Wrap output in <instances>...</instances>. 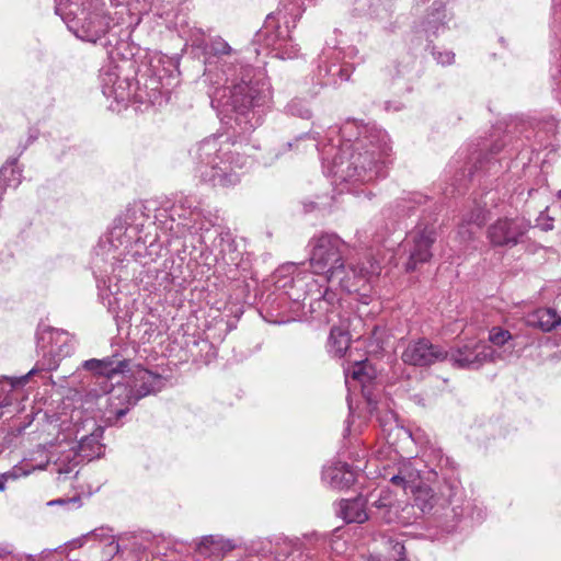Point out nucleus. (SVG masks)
I'll use <instances>...</instances> for the list:
<instances>
[{"mask_svg": "<svg viewBox=\"0 0 561 561\" xmlns=\"http://www.w3.org/2000/svg\"><path fill=\"white\" fill-rule=\"evenodd\" d=\"M228 82L231 85H213L214 90L208 92L210 104L224 118L233 121L240 133H251L261 125L262 108L272 100L270 84L255 79L254 70L249 65L240 66Z\"/></svg>", "mask_w": 561, "mask_h": 561, "instance_id": "3", "label": "nucleus"}, {"mask_svg": "<svg viewBox=\"0 0 561 561\" xmlns=\"http://www.w3.org/2000/svg\"><path fill=\"white\" fill-rule=\"evenodd\" d=\"M489 341L493 346L503 348L502 351H496L502 354V357H496V362L499 359L505 360L513 356L515 351L514 336L506 329L501 327H493L489 331Z\"/></svg>", "mask_w": 561, "mask_h": 561, "instance_id": "23", "label": "nucleus"}, {"mask_svg": "<svg viewBox=\"0 0 561 561\" xmlns=\"http://www.w3.org/2000/svg\"><path fill=\"white\" fill-rule=\"evenodd\" d=\"M36 373V368L31 369L26 375L20 377L16 380L4 377L0 379V408L9 405L11 403L10 394L15 386L25 385L28 381L30 376Z\"/></svg>", "mask_w": 561, "mask_h": 561, "instance_id": "29", "label": "nucleus"}, {"mask_svg": "<svg viewBox=\"0 0 561 561\" xmlns=\"http://www.w3.org/2000/svg\"><path fill=\"white\" fill-rule=\"evenodd\" d=\"M496 357H502V354L485 342L478 341L453 348L447 359L456 368L477 370L486 363H495Z\"/></svg>", "mask_w": 561, "mask_h": 561, "instance_id": "10", "label": "nucleus"}, {"mask_svg": "<svg viewBox=\"0 0 561 561\" xmlns=\"http://www.w3.org/2000/svg\"><path fill=\"white\" fill-rule=\"evenodd\" d=\"M436 240V231L433 226L417 225L410 231L403 242V250L408 253L405 271L413 272L419 265L428 262L433 255L432 245Z\"/></svg>", "mask_w": 561, "mask_h": 561, "instance_id": "9", "label": "nucleus"}, {"mask_svg": "<svg viewBox=\"0 0 561 561\" xmlns=\"http://www.w3.org/2000/svg\"><path fill=\"white\" fill-rule=\"evenodd\" d=\"M473 168H470L469 171H468V176L471 178L473 175Z\"/></svg>", "mask_w": 561, "mask_h": 561, "instance_id": "53", "label": "nucleus"}, {"mask_svg": "<svg viewBox=\"0 0 561 561\" xmlns=\"http://www.w3.org/2000/svg\"><path fill=\"white\" fill-rule=\"evenodd\" d=\"M87 539H88V538H83V536H82V537H80V538H77V539L72 540V541L70 542V545H71L72 547H76V548H77V547H82Z\"/></svg>", "mask_w": 561, "mask_h": 561, "instance_id": "49", "label": "nucleus"}, {"mask_svg": "<svg viewBox=\"0 0 561 561\" xmlns=\"http://www.w3.org/2000/svg\"><path fill=\"white\" fill-rule=\"evenodd\" d=\"M83 367L107 379L122 376V380L113 385L107 393L105 420L108 425H117L140 399L160 391L163 387L161 375L141 366L131 369L130 360L122 359L118 355L88 359Z\"/></svg>", "mask_w": 561, "mask_h": 561, "instance_id": "2", "label": "nucleus"}, {"mask_svg": "<svg viewBox=\"0 0 561 561\" xmlns=\"http://www.w3.org/2000/svg\"><path fill=\"white\" fill-rule=\"evenodd\" d=\"M309 245L311 247L310 266L321 280H325L331 275H337L342 265L347 261L348 245L335 233H321L313 237Z\"/></svg>", "mask_w": 561, "mask_h": 561, "instance_id": "7", "label": "nucleus"}, {"mask_svg": "<svg viewBox=\"0 0 561 561\" xmlns=\"http://www.w3.org/2000/svg\"><path fill=\"white\" fill-rule=\"evenodd\" d=\"M66 503H77L80 506L81 499H80V496H73L70 499H58V500L50 501L48 504L49 505H64Z\"/></svg>", "mask_w": 561, "mask_h": 561, "instance_id": "44", "label": "nucleus"}, {"mask_svg": "<svg viewBox=\"0 0 561 561\" xmlns=\"http://www.w3.org/2000/svg\"><path fill=\"white\" fill-rule=\"evenodd\" d=\"M448 352L439 345L433 344L427 339H419L408 343L401 354L404 364L411 366H430L447 359Z\"/></svg>", "mask_w": 561, "mask_h": 561, "instance_id": "14", "label": "nucleus"}, {"mask_svg": "<svg viewBox=\"0 0 561 561\" xmlns=\"http://www.w3.org/2000/svg\"><path fill=\"white\" fill-rule=\"evenodd\" d=\"M304 139H305V136H301V137H299V138H297V139L295 140V144H297V142H299V141L304 140Z\"/></svg>", "mask_w": 561, "mask_h": 561, "instance_id": "54", "label": "nucleus"}, {"mask_svg": "<svg viewBox=\"0 0 561 561\" xmlns=\"http://www.w3.org/2000/svg\"><path fill=\"white\" fill-rule=\"evenodd\" d=\"M416 474L413 472H410L407 467L400 469L398 474H394L391 477L390 481L394 485L402 486L403 489H407L409 484L414 482Z\"/></svg>", "mask_w": 561, "mask_h": 561, "instance_id": "38", "label": "nucleus"}, {"mask_svg": "<svg viewBox=\"0 0 561 561\" xmlns=\"http://www.w3.org/2000/svg\"><path fill=\"white\" fill-rule=\"evenodd\" d=\"M37 347L43 351V354L54 357V362L48 364L47 369H56L58 360L62 357L69 356L75 348L72 337L64 330L54 328L44 329L37 339Z\"/></svg>", "mask_w": 561, "mask_h": 561, "instance_id": "13", "label": "nucleus"}, {"mask_svg": "<svg viewBox=\"0 0 561 561\" xmlns=\"http://www.w3.org/2000/svg\"><path fill=\"white\" fill-rule=\"evenodd\" d=\"M167 64L171 69L163 68L161 71L154 67V75L157 79L160 81L162 87H170L176 81L178 78V69L171 59H168Z\"/></svg>", "mask_w": 561, "mask_h": 561, "instance_id": "35", "label": "nucleus"}, {"mask_svg": "<svg viewBox=\"0 0 561 561\" xmlns=\"http://www.w3.org/2000/svg\"><path fill=\"white\" fill-rule=\"evenodd\" d=\"M432 54H433L435 60L443 66L451 65L455 61V54L450 50L436 51L433 48Z\"/></svg>", "mask_w": 561, "mask_h": 561, "instance_id": "42", "label": "nucleus"}, {"mask_svg": "<svg viewBox=\"0 0 561 561\" xmlns=\"http://www.w3.org/2000/svg\"><path fill=\"white\" fill-rule=\"evenodd\" d=\"M111 529L108 528H96L92 531L87 533L83 535V538H94L98 540H110L106 545V554L113 557L119 552V545L117 541L114 540L113 535L110 534Z\"/></svg>", "mask_w": 561, "mask_h": 561, "instance_id": "32", "label": "nucleus"}, {"mask_svg": "<svg viewBox=\"0 0 561 561\" xmlns=\"http://www.w3.org/2000/svg\"><path fill=\"white\" fill-rule=\"evenodd\" d=\"M284 543H285L286 547H285L284 550H282V552H278V554H283L285 557H288L294 551V545L291 542H288V543L284 542Z\"/></svg>", "mask_w": 561, "mask_h": 561, "instance_id": "48", "label": "nucleus"}, {"mask_svg": "<svg viewBox=\"0 0 561 561\" xmlns=\"http://www.w3.org/2000/svg\"><path fill=\"white\" fill-rule=\"evenodd\" d=\"M478 230L479 229H477L474 226H471L461 220V224L458 228V236L462 242H468L474 238Z\"/></svg>", "mask_w": 561, "mask_h": 561, "instance_id": "40", "label": "nucleus"}, {"mask_svg": "<svg viewBox=\"0 0 561 561\" xmlns=\"http://www.w3.org/2000/svg\"><path fill=\"white\" fill-rule=\"evenodd\" d=\"M379 266L370 264V267H355L352 264L345 263L341 267L342 273L331 275L324 282L330 284L332 288H340L341 290L352 294L360 290V284L365 283V277L368 274H378Z\"/></svg>", "mask_w": 561, "mask_h": 561, "instance_id": "16", "label": "nucleus"}, {"mask_svg": "<svg viewBox=\"0 0 561 561\" xmlns=\"http://www.w3.org/2000/svg\"><path fill=\"white\" fill-rule=\"evenodd\" d=\"M486 220V210L482 206H476L462 216V221L480 229Z\"/></svg>", "mask_w": 561, "mask_h": 561, "instance_id": "36", "label": "nucleus"}, {"mask_svg": "<svg viewBox=\"0 0 561 561\" xmlns=\"http://www.w3.org/2000/svg\"><path fill=\"white\" fill-rule=\"evenodd\" d=\"M340 298L332 287H325L308 302L309 311L314 319L331 323L337 316Z\"/></svg>", "mask_w": 561, "mask_h": 561, "instance_id": "18", "label": "nucleus"}, {"mask_svg": "<svg viewBox=\"0 0 561 561\" xmlns=\"http://www.w3.org/2000/svg\"><path fill=\"white\" fill-rule=\"evenodd\" d=\"M123 80L121 77L119 67L113 64H108L100 70V82L102 93L107 89L111 90L118 81Z\"/></svg>", "mask_w": 561, "mask_h": 561, "instance_id": "31", "label": "nucleus"}, {"mask_svg": "<svg viewBox=\"0 0 561 561\" xmlns=\"http://www.w3.org/2000/svg\"><path fill=\"white\" fill-rule=\"evenodd\" d=\"M286 146H287L288 149H291L294 144L289 141V142L286 144Z\"/></svg>", "mask_w": 561, "mask_h": 561, "instance_id": "55", "label": "nucleus"}, {"mask_svg": "<svg viewBox=\"0 0 561 561\" xmlns=\"http://www.w3.org/2000/svg\"><path fill=\"white\" fill-rule=\"evenodd\" d=\"M341 515L346 523L362 524L366 522L368 519L366 501L362 496L342 501Z\"/></svg>", "mask_w": 561, "mask_h": 561, "instance_id": "24", "label": "nucleus"}, {"mask_svg": "<svg viewBox=\"0 0 561 561\" xmlns=\"http://www.w3.org/2000/svg\"><path fill=\"white\" fill-rule=\"evenodd\" d=\"M530 228V221L524 217H503L489 226L486 237L493 247L513 248L524 241Z\"/></svg>", "mask_w": 561, "mask_h": 561, "instance_id": "12", "label": "nucleus"}, {"mask_svg": "<svg viewBox=\"0 0 561 561\" xmlns=\"http://www.w3.org/2000/svg\"><path fill=\"white\" fill-rule=\"evenodd\" d=\"M328 75L335 76L337 75L342 81H347L352 73V68L348 65L345 66H336L332 65L331 67L325 69Z\"/></svg>", "mask_w": 561, "mask_h": 561, "instance_id": "41", "label": "nucleus"}, {"mask_svg": "<svg viewBox=\"0 0 561 561\" xmlns=\"http://www.w3.org/2000/svg\"><path fill=\"white\" fill-rule=\"evenodd\" d=\"M240 149L241 144L228 137L205 138L191 150L196 175L213 187L237 185L240 182V171L252 163L251 158Z\"/></svg>", "mask_w": 561, "mask_h": 561, "instance_id": "4", "label": "nucleus"}, {"mask_svg": "<svg viewBox=\"0 0 561 561\" xmlns=\"http://www.w3.org/2000/svg\"><path fill=\"white\" fill-rule=\"evenodd\" d=\"M131 82L129 78L124 77L123 80L118 81L111 90L104 91V96L113 98L117 103L125 102L130 96Z\"/></svg>", "mask_w": 561, "mask_h": 561, "instance_id": "33", "label": "nucleus"}, {"mask_svg": "<svg viewBox=\"0 0 561 561\" xmlns=\"http://www.w3.org/2000/svg\"><path fill=\"white\" fill-rule=\"evenodd\" d=\"M367 561H408L404 558L391 559L390 557H381L379 554H369Z\"/></svg>", "mask_w": 561, "mask_h": 561, "instance_id": "46", "label": "nucleus"}, {"mask_svg": "<svg viewBox=\"0 0 561 561\" xmlns=\"http://www.w3.org/2000/svg\"><path fill=\"white\" fill-rule=\"evenodd\" d=\"M552 229V224H546V226L543 227V230L548 231V230H551Z\"/></svg>", "mask_w": 561, "mask_h": 561, "instance_id": "52", "label": "nucleus"}, {"mask_svg": "<svg viewBox=\"0 0 561 561\" xmlns=\"http://www.w3.org/2000/svg\"><path fill=\"white\" fill-rule=\"evenodd\" d=\"M355 473L346 462H335L323 468L322 480L330 488L343 490L355 482Z\"/></svg>", "mask_w": 561, "mask_h": 561, "instance_id": "20", "label": "nucleus"}, {"mask_svg": "<svg viewBox=\"0 0 561 561\" xmlns=\"http://www.w3.org/2000/svg\"><path fill=\"white\" fill-rule=\"evenodd\" d=\"M373 506L378 510H385L386 514L390 513V508L392 506L391 499L388 494L385 496H380L378 500L373 502Z\"/></svg>", "mask_w": 561, "mask_h": 561, "instance_id": "43", "label": "nucleus"}, {"mask_svg": "<svg viewBox=\"0 0 561 561\" xmlns=\"http://www.w3.org/2000/svg\"><path fill=\"white\" fill-rule=\"evenodd\" d=\"M388 554L386 557H390L391 559H401L405 558V548L401 541L389 538L386 541Z\"/></svg>", "mask_w": 561, "mask_h": 561, "instance_id": "39", "label": "nucleus"}, {"mask_svg": "<svg viewBox=\"0 0 561 561\" xmlns=\"http://www.w3.org/2000/svg\"><path fill=\"white\" fill-rule=\"evenodd\" d=\"M254 41L264 44L265 47L276 51V57L282 59L295 58L298 48L293 44L289 27L279 26L273 13L268 14L263 27L255 34Z\"/></svg>", "mask_w": 561, "mask_h": 561, "instance_id": "11", "label": "nucleus"}, {"mask_svg": "<svg viewBox=\"0 0 561 561\" xmlns=\"http://www.w3.org/2000/svg\"><path fill=\"white\" fill-rule=\"evenodd\" d=\"M446 1L435 0L422 22V27L427 37L437 36L447 24Z\"/></svg>", "mask_w": 561, "mask_h": 561, "instance_id": "21", "label": "nucleus"}, {"mask_svg": "<svg viewBox=\"0 0 561 561\" xmlns=\"http://www.w3.org/2000/svg\"><path fill=\"white\" fill-rule=\"evenodd\" d=\"M558 197L561 199V190L558 193Z\"/></svg>", "mask_w": 561, "mask_h": 561, "instance_id": "57", "label": "nucleus"}, {"mask_svg": "<svg viewBox=\"0 0 561 561\" xmlns=\"http://www.w3.org/2000/svg\"><path fill=\"white\" fill-rule=\"evenodd\" d=\"M12 550L8 543H0V558L11 554Z\"/></svg>", "mask_w": 561, "mask_h": 561, "instance_id": "47", "label": "nucleus"}, {"mask_svg": "<svg viewBox=\"0 0 561 561\" xmlns=\"http://www.w3.org/2000/svg\"><path fill=\"white\" fill-rule=\"evenodd\" d=\"M124 0H55V12L78 38L96 43L110 28L108 8Z\"/></svg>", "mask_w": 561, "mask_h": 561, "instance_id": "6", "label": "nucleus"}, {"mask_svg": "<svg viewBox=\"0 0 561 561\" xmlns=\"http://www.w3.org/2000/svg\"><path fill=\"white\" fill-rule=\"evenodd\" d=\"M71 472V468L69 466H60L58 468V473L60 474H67Z\"/></svg>", "mask_w": 561, "mask_h": 561, "instance_id": "51", "label": "nucleus"}, {"mask_svg": "<svg viewBox=\"0 0 561 561\" xmlns=\"http://www.w3.org/2000/svg\"><path fill=\"white\" fill-rule=\"evenodd\" d=\"M316 147L328 175L353 183L385 176L386 158L391 151L385 130L356 119H347L340 128L331 127L328 141Z\"/></svg>", "mask_w": 561, "mask_h": 561, "instance_id": "1", "label": "nucleus"}, {"mask_svg": "<svg viewBox=\"0 0 561 561\" xmlns=\"http://www.w3.org/2000/svg\"><path fill=\"white\" fill-rule=\"evenodd\" d=\"M18 159L10 160L0 169V191L7 187H18L22 182V170L16 165Z\"/></svg>", "mask_w": 561, "mask_h": 561, "instance_id": "26", "label": "nucleus"}, {"mask_svg": "<svg viewBox=\"0 0 561 561\" xmlns=\"http://www.w3.org/2000/svg\"><path fill=\"white\" fill-rule=\"evenodd\" d=\"M379 266L370 264V267H355L352 264L345 263L341 267L342 273L331 275L324 282L330 284L332 288H340L341 290L352 294L360 290V284L365 283V277L368 274H378Z\"/></svg>", "mask_w": 561, "mask_h": 561, "instance_id": "15", "label": "nucleus"}, {"mask_svg": "<svg viewBox=\"0 0 561 561\" xmlns=\"http://www.w3.org/2000/svg\"><path fill=\"white\" fill-rule=\"evenodd\" d=\"M527 322L529 325L539 328L543 332H549L561 324V317L554 309L540 308L529 314Z\"/></svg>", "mask_w": 561, "mask_h": 561, "instance_id": "25", "label": "nucleus"}, {"mask_svg": "<svg viewBox=\"0 0 561 561\" xmlns=\"http://www.w3.org/2000/svg\"><path fill=\"white\" fill-rule=\"evenodd\" d=\"M99 437L98 434L82 437L78 445V455L88 460L100 457L103 446L100 444Z\"/></svg>", "mask_w": 561, "mask_h": 561, "instance_id": "28", "label": "nucleus"}, {"mask_svg": "<svg viewBox=\"0 0 561 561\" xmlns=\"http://www.w3.org/2000/svg\"><path fill=\"white\" fill-rule=\"evenodd\" d=\"M234 548L233 543L229 539H225L220 535H207L196 542L195 551L205 557H218Z\"/></svg>", "mask_w": 561, "mask_h": 561, "instance_id": "22", "label": "nucleus"}, {"mask_svg": "<svg viewBox=\"0 0 561 561\" xmlns=\"http://www.w3.org/2000/svg\"><path fill=\"white\" fill-rule=\"evenodd\" d=\"M350 346V336L341 328L333 327L330 331L328 347L329 352L336 357H342Z\"/></svg>", "mask_w": 561, "mask_h": 561, "instance_id": "27", "label": "nucleus"}, {"mask_svg": "<svg viewBox=\"0 0 561 561\" xmlns=\"http://www.w3.org/2000/svg\"><path fill=\"white\" fill-rule=\"evenodd\" d=\"M364 367L362 366L360 363H356L355 366L353 367V370H352V377L356 380H359V381H363V377H364V371H363Z\"/></svg>", "mask_w": 561, "mask_h": 561, "instance_id": "45", "label": "nucleus"}, {"mask_svg": "<svg viewBox=\"0 0 561 561\" xmlns=\"http://www.w3.org/2000/svg\"><path fill=\"white\" fill-rule=\"evenodd\" d=\"M286 113L302 119H309L312 116V112L308 106L306 100L295 98L286 105Z\"/></svg>", "mask_w": 561, "mask_h": 561, "instance_id": "34", "label": "nucleus"}, {"mask_svg": "<svg viewBox=\"0 0 561 561\" xmlns=\"http://www.w3.org/2000/svg\"><path fill=\"white\" fill-rule=\"evenodd\" d=\"M318 275L312 272H298L290 280V285L286 291L289 299L295 302L301 304L302 307L307 306L323 288V284L317 278Z\"/></svg>", "mask_w": 561, "mask_h": 561, "instance_id": "17", "label": "nucleus"}, {"mask_svg": "<svg viewBox=\"0 0 561 561\" xmlns=\"http://www.w3.org/2000/svg\"><path fill=\"white\" fill-rule=\"evenodd\" d=\"M7 479H8V474H0V491L5 490Z\"/></svg>", "mask_w": 561, "mask_h": 561, "instance_id": "50", "label": "nucleus"}, {"mask_svg": "<svg viewBox=\"0 0 561 561\" xmlns=\"http://www.w3.org/2000/svg\"><path fill=\"white\" fill-rule=\"evenodd\" d=\"M426 201L425 196L413 193L410 194L409 197L403 198L399 204L398 207H400V213L402 215H409L416 205H422Z\"/></svg>", "mask_w": 561, "mask_h": 561, "instance_id": "37", "label": "nucleus"}, {"mask_svg": "<svg viewBox=\"0 0 561 561\" xmlns=\"http://www.w3.org/2000/svg\"><path fill=\"white\" fill-rule=\"evenodd\" d=\"M144 217L141 211L138 218L137 210L127 209L100 239L93 263L102 273L117 272L121 277L124 263L137 261L141 256L139 248L147 243V239L141 236Z\"/></svg>", "mask_w": 561, "mask_h": 561, "instance_id": "5", "label": "nucleus"}, {"mask_svg": "<svg viewBox=\"0 0 561 561\" xmlns=\"http://www.w3.org/2000/svg\"><path fill=\"white\" fill-rule=\"evenodd\" d=\"M437 503V497L430 486H417L414 492V504L423 513L431 512Z\"/></svg>", "mask_w": 561, "mask_h": 561, "instance_id": "30", "label": "nucleus"}, {"mask_svg": "<svg viewBox=\"0 0 561 561\" xmlns=\"http://www.w3.org/2000/svg\"><path fill=\"white\" fill-rule=\"evenodd\" d=\"M205 70L203 82L208 85L228 83L230 76L240 70L237 51L221 37H214L203 47Z\"/></svg>", "mask_w": 561, "mask_h": 561, "instance_id": "8", "label": "nucleus"}, {"mask_svg": "<svg viewBox=\"0 0 561 561\" xmlns=\"http://www.w3.org/2000/svg\"><path fill=\"white\" fill-rule=\"evenodd\" d=\"M383 518H385L388 523L391 520V517H390V516L388 517V516H386V515H385V516H383Z\"/></svg>", "mask_w": 561, "mask_h": 561, "instance_id": "56", "label": "nucleus"}, {"mask_svg": "<svg viewBox=\"0 0 561 561\" xmlns=\"http://www.w3.org/2000/svg\"><path fill=\"white\" fill-rule=\"evenodd\" d=\"M454 471V462L448 457H440L439 462L435 468L432 469V472L436 477H442V479L445 482V490H442V494L447 497L449 504L453 505L451 512L454 513V516L456 518H460L463 516L465 511L469 507V504L467 507H462L461 505L455 504L454 497L457 494V491L459 489L458 482L453 479L451 474Z\"/></svg>", "mask_w": 561, "mask_h": 561, "instance_id": "19", "label": "nucleus"}]
</instances>
